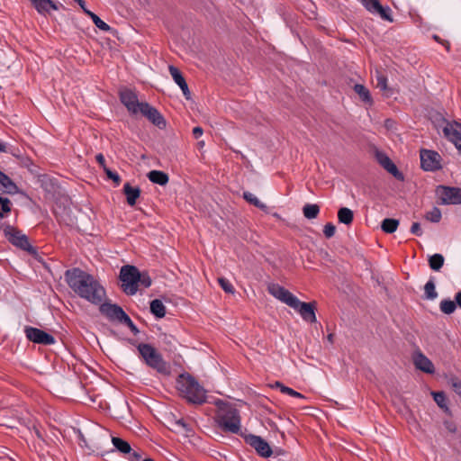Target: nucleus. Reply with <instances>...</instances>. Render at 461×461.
<instances>
[{"instance_id": "1", "label": "nucleus", "mask_w": 461, "mask_h": 461, "mask_svg": "<svg viewBox=\"0 0 461 461\" xmlns=\"http://www.w3.org/2000/svg\"><path fill=\"white\" fill-rule=\"evenodd\" d=\"M65 279L76 294L93 304H100L105 297V290L98 280L78 267L67 270Z\"/></svg>"}, {"instance_id": "2", "label": "nucleus", "mask_w": 461, "mask_h": 461, "mask_svg": "<svg viewBox=\"0 0 461 461\" xmlns=\"http://www.w3.org/2000/svg\"><path fill=\"white\" fill-rule=\"evenodd\" d=\"M120 100L131 114L141 113L157 127L161 129L166 126V122L159 112L147 102H139L137 95L132 90H122Z\"/></svg>"}, {"instance_id": "3", "label": "nucleus", "mask_w": 461, "mask_h": 461, "mask_svg": "<svg viewBox=\"0 0 461 461\" xmlns=\"http://www.w3.org/2000/svg\"><path fill=\"white\" fill-rule=\"evenodd\" d=\"M267 290L275 298L295 310L303 321L310 323L316 321L315 306L313 303L301 302L290 291L278 284L270 285Z\"/></svg>"}, {"instance_id": "4", "label": "nucleus", "mask_w": 461, "mask_h": 461, "mask_svg": "<svg viewBox=\"0 0 461 461\" xmlns=\"http://www.w3.org/2000/svg\"><path fill=\"white\" fill-rule=\"evenodd\" d=\"M215 405V421L218 427L225 432L238 434L241 428L240 411L231 403L221 400L216 401Z\"/></svg>"}, {"instance_id": "5", "label": "nucleus", "mask_w": 461, "mask_h": 461, "mask_svg": "<svg viewBox=\"0 0 461 461\" xmlns=\"http://www.w3.org/2000/svg\"><path fill=\"white\" fill-rule=\"evenodd\" d=\"M122 289L128 295L135 294L140 287L148 288L151 279L147 273H140L134 266L126 265L120 270Z\"/></svg>"}, {"instance_id": "6", "label": "nucleus", "mask_w": 461, "mask_h": 461, "mask_svg": "<svg viewBox=\"0 0 461 461\" xmlns=\"http://www.w3.org/2000/svg\"><path fill=\"white\" fill-rule=\"evenodd\" d=\"M176 388L181 396L189 402L201 404L205 402L206 391L196 379L189 374H182L177 377Z\"/></svg>"}, {"instance_id": "7", "label": "nucleus", "mask_w": 461, "mask_h": 461, "mask_svg": "<svg viewBox=\"0 0 461 461\" xmlns=\"http://www.w3.org/2000/svg\"><path fill=\"white\" fill-rule=\"evenodd\" d=\"M140 357L149 367L159 373L167 371V363L164 361L161 354L150 344L140 343L137 347Z\"/></svg>"}, {"instance_id": "8", "label": "nucleus", "mask_w": 461, "mask_h": 461, "mask_svg": "<svg viewBox=\"0 0 461 461\" xmlns=\"http://www.w3.org/2000/svg\"><path fill=\"white\" fill-rule=\"evenodd\" d=\"M5 235L7 240L15 247L22 249L29 252L30 254H35L36 249L30 244L26 235L23 234L20 230L14 227L7 226L5 229Z\"/></svg>"}, {"instance_id": "9", "label": "nucleus", "mask_w": 461, "mask_h": 461, "mask_svg": "<svg viewBox=\"0 0 461 461\" xmlns=\"http://www.w3.org/2000/svg\"><path fill=\"white\" fill-rule=\"evenodd\" d=\"M24 332L26 338L33 343L49 346L53 345L56 342V339L52 335L38 328L26 327Z\"/></svg>"}, {"instance_id": "10", "label": "nucleus", "mask_w": 461, "mask_h": 461, "mask_svg": "<svg viewBox=\"0 0 461 461\" xmlns=\"http://www.w3.org/2000/svg\"><path fill=\"white\" fill-rule=\"evenodd\" d=\"M437 194L444 204L461 203V194L458 188L448 186H438Z\"/></svg>"}, {"instance_id": "11", "label": "nucleus", "mask_w": 461, "mask_h": 461, "mask_svg": "<svg viewBox=\"0 0 461 461\" xmlns=\"http://www.w3.org/2000/svg\"><path fill=\"white\" fill-rule=\"evenodd\" d=\"M421 167L426 171H435L440 168V156L438 152L423 149L420 151Z\"/></svg>"}, {"instance_id": "12", "label": "nucleus", "mask_w": 461, "mask_h": 461, "mask_svg": "<svg viewBox=\"0 0 461 461\" xmlns=\"http://www.w3.org/2000/svg\"><path fill=\"white\" fill-rule=\"evenodd\" d=\"M245 441L263 457H268L273 453L268 443L259 436L249 434L245 438Z\"/></svg>"}, {"instance_id": "13", "label": "nucleus", "mask_w": 461, "mask_h": 461, "mask_svg": "<svg viewBox=\"0 0 461 461\" xmlns=\"http://www.w3.org/2000/svg\"><path fill=\"white\" fill-rule=\"evenodd\" d=\"M365 8L373 14H378L382 19L392 22L391 9L384 7L378 0H360Z\"/></svg>"}, {"instance_id": "14", "label": "nucleus", "mask_w": 461, "mask_h": 461, "mask_svg": "<svg viewBox=\"0 0 461 461\" xmlns=\"http://www.w3.org/2000/svg\"><path fill=\"white\" fill-rule=\"evenodd\" d=\"M100 312L111 321L122 322L123 319L127 316L122 307L112 303H102Z\"/></svg>"}, {"instance_id": "15", "label": "nucleus", "mask_w": 461, "mask_h": 461, "mask_svg": "<svg viewBox=\"0 0 461 461\" xmlns=\"http://www.w3.org/2000/svg\"><path fill=\"white\" fill-rule=\"evenodd\" d=\"M443 134L458 150L461 149V124L447 122L443 127Z\"/></svg>"}, {"instance_id": "16", "label": "nucleus", "mask_w": 461, "mask_h": 461, "mask_svg": "<svg viewBox=\"0 0 461 461\" xmlns=\"http://www.w3.org/2000/svg\"><path fill=\"white\" fill-rule=\"evenodd\" d=\"M375 158L378 161V163L390 174H392L395 178L399 180L403 179L402 174L398 170L397 167L394 165V163L390 159V158L381 152L377 151L375 154Z\"/></svg>"}, {"instance_id": "17", "label": "nucleus", "mask_w": 461, "mask_h": 461, "mask_svg": "<svg viewBox=\"0 0 461 461\" xmlns=\"http://www.w3.org/2000/svg\"><path fill=\"white\" fill-rule=\"evenodd\" d=\"M32 5L36 11L41 15H48L51 11H57L59 9L60 4L58 5L52 0H30Z\"/></svg>"}, {"instance_id": "18", "label": "nucleus", "mask_w": 461, "mask_h": 461, "mask_svg": "<svg viewBox=\"0 0 461 461\" xmlns=\"http://www.w3.org/2000/svg\"><path fill=\"white\" fill-rule=\"evenodd\" d=\"M413 363L416 368L427 374H433L435 371L433 363L420 352H417L413 355Z\"/></svg>"}, {"instance_id": "19", "label": "nucleus", "mask_w": 461, "mask_h": 461, "mask_svg": "<svg viewBox=\"0 0 461 461\" xmlns=\"http://www.w3.org/2000/svg\"><path fill=\"white\" fill-rule=\"evenodd\" d=\"M169 73L174 79L175 83L180 87L183 92V95L186 99L190 98V91L188 89V86L182 76L181 72L174 66H169Z\"/></svg>"}, {"instance_id": "20", "label": "nucleus", "mask_w": 461, "mask_h": 461, "mask_svg": "<svg viewBox=\"0 0 461 461\" xmlns=\"http://www.w3.org/2000/svg\"><path fill=\"white\" fill-rule=\"evenodd\" d=\"M123 192L129 205L133 206L137 199L140 197V190L139 187H132L130 183H126L123 186Z\"/></svg>"}, {"instance_id": "21", "label": "nucleus", "mask_w": 461, "mask_h": 461, "mask_svg": "<svg viewBox=\"0 0 461 461\" xmlns=\"http://www.w3.org/2000/svg\"><path fill=\"white\" fill-rule=\"evenodd\" d=\"M148 178L150 182L159 185H165L168 182V176L158 170H152L148 174Z\"/></svg>"}, {"instance_id": "22", "label": "nucleus", "mask_w": 461, "mask_h": 461, "mask_svg": "<svg viewBox=\"0 0 461 461\" xmlns=\"http://www.w3.org/2000/svg\"><path fill=\"white\" fill-rule=\"evenodd\" d=\"M150 312L154 316L160 319L166 315V307L162 301L155 299L150 302Z\"/></svg>"}, {"instance_id": "23", "label": "nucleus", "mask_w": 461, "mask_h": 461, "mask_svg": "<svg viewBox=\"0 0 461 461\" xmlns=\"http://www.w3.org/2000/svg\"><path fill=\"white\" fill-rule=\"evenodd\" d=\"M0 185L4 187L5 192L9 194H14L17 191L16 185L8 176H6L2 171H0Z\"/></svg>"}, {"instance_id": "24", "label": "nucleus", "mask_w": 461, "mask_h": 461, "mask_svg": "<svg viewBox=\"0 0 461 461\" xmlns=\"http://www.w3.org/2000/svg\"><path fill=\"white\" fill-rule=\"evenodd\" d=\"M338 219L340 223L348 225L353 221V212L347 207H342L338 212Z\"/></svg>"}, {"instance_id": "25", "label": "nucleus", "mask_w": 461, "mask_h": 461, "mask_svg": "<svg viewBox=\"0 0 461 461\" xmlns=\"http://www.w3.org/2000/svg\"><path fill=\"white\" fill-rule=\"evenodd\" d=\"M112 443L113 447L122 454H130L131 451V445L121 438L113 437Z\"/></svg>"}, {"instance_id": "26", "label": "nucleus", "mask_w": 461, "mask_h": 461, "mask_svg": "<svg viewBox=\"0 0 461 461\" xmlns=\"http://www.w3.org/2000/svg\"><path fill=\"white\" fill-rule=\"evenodd\" d=\"M303 212L305 218L315 219L320 212V207L315 203H307L303 206Z\"/></svg>"}, {"instance_id": "27", "label": "nucleus", "mask_w": 461, "mask_h": 461, "mask_svg": "<svg viewBox=\"0 0 461 461\" xmlns=\"http://www.w3.org/2000/svg\"><path fill=\"white\" fill-rule=\"evenodd\" d=\"M86 14L91 18L95 25L103 32H109L111 27L99 18L95 13L91 11H86Z\"/></svg>"}, {"instance_id": "28", "label": "nucleus", "mask_w": 461, "mask_h": 461, "mask_svg": "<svg viewBox=\"0 0 461 461\" xmlns=\"http://www.w3.org/2000/svg\"><path fill=\"white\" fill-rule=\"evenodd\" d=\"M399 225V221L395 219L386 218L382 221L381 228L386 233H393Z\"/></svg>"}, {"instance_id": "29", "label": "nucleus", "mask_w": 461, "mask_h": 461, "mask_svg": "<svg viewBox=\"0 0 461 461\" xmlns=\"http://www.w3.org/2000/svg\"><path fill=\"white\" fill-rule=\"evenodd\" d=\"M273 387L279 388L281 393L288 394L292 397L304 399V395H303L301 393L294 391L293 388L284 385L280 382H276Z\"/></svg>"}, {"instance_id": "30", "label": "nucleus", "mask_w": 461, "mask_h": 461, "mask_svg": "<svg viewBox=\"0 0 461 461\" xmlns=\"http://www.w3.org/2000/svg\"><path fill=\"white\" fill-rule=\"evenodd\" d=\"M444 264V257L441 254H434L429 259V265L434 271H438Z\"/></svg>"}, {"instance_id": "31", "label": "nucleus", "mask_w": 461, "mask_h": 461, "mask_svg": "<svg viewBox=\"0 0 461 461\" xmlns=\"http://www.w3.org/2000/svg\"><path fill=\"white\" fill-rule=\"evenodd\" d=\"M424 293H425L426 298L429 300H434L438 297V293L436 292L435 283L432 278H430L424 285Z\"/></svg>"}, {"instance_id": "32", "label": "nucleus", "mask_w": 461, "mask_h": 461, "mask_svg": "<svg viewBox=\"0 0 461 461\" xmlns=\"http://www.w3.org/2000/svg\"><path fill=\"white\" fill-rule=\"evenodd\" d=\"M355 92L359 95L362 101L370 103L371 95L369 90L363 85L356 84L354 86Z\"/></svg>"}, {"instance_id": "33", "label": "nucleus", "mask_w": 461, "mask_h": 461, "mask_svg": "<svg viewBox=\"0 0 461 461\" xmlns=\"http://www.w3.org/2000/svg\"><path fill=\"white\" fill-rule=\"evenodd\" d=\"M440 311L446 314L453 313L456 309V304L454 301L445 299L440 302Z\"/></svg>"}, {"instance_id": "34", "label": "nucleus", "mask_w": 461, "mask_h": 461, "mask_svg": "<svg viewBox=\"0 0 461 461\" xmlns=\"http://www.w3.org/2000/svg\"><path fill=\"white\" fill-rule=\"evenodd\" d=\"M11 211V201L0 196V218H4Z\"/></svg>"}, {"instance_id": "35", "label": "nucleus", "mask_w": 461, "mask_h": 461, "mask_svg": "<svg viewBox=\"0 0 461 461\" xmlns=\"http://www.w3.org/2000/svg\"><path fill=\"white\" fill-rule=\"evenodd\" d=\"M243 196H244L246 201H248L251 204L255 205L256 207H258V208H261V209L266 207L265 204H263L259 201V199L255 194H253L252 193L245 192Z\"/></svg>"}, {"instance_id": "36", "label": "nucleus", "mask_w": 461, "mask_h": 461, "mask_svg": "<svg viewBox=\"0 0 461 461\" xmlns=\"http://www.w3.org/2000/svg\"><path fill=\"white\" fill-rule=\"evenodd\" d=\"M426 219L431 222H438L441 219V212L438 208L434 207L426 213Z\"/></svg>"}, {"instance_id": "37", "label": "nucleus", "mask_w": 461, "mask_h": 461, "mask_svg": "<svg viewBox=\"0 0 461 461\" xmlns=\"http://www.w3.org/2000/svg\"><path fill=\"white\" fill-rule=\"evenodd\" d=\"M218 283H219L220 286L221 287V289L225 293H228V294L234 293V287L228 279H226L224 277H220V278H218Z\"/></svg>"}, {"instance_id": "38", "label": "nucleus", "mask_w": 461, "mask_h": 461, "mask_svg": "<svg viewBox=\"0 0 461 461\" xmlns=\"http://www.w3.org/2000/svg\"><path fill=\"white\" fill-rule=\"evenodd\" d=\"M433 398L439 407L443 408L446 406V396L443 392L433 393Z\"/></svg>"}, {"instance_id": "39", "label": "nucleus", "mask_w": 461, "mask_h": 461, "mask_svg": "<svg viewBox=\"0 0 461 461\" xmlns=\"http://www.w3.org/2000/svg\"><path fill=\"white\" fill-rule=\"evenodd\" d=\"M335 231H336V227L334 226V224H332L331 222H328L327 224H325V226L323 228V233L326 238L333 237L335 234Z\"/></svg>"}, {"instance_id": "40", "label": "nucleus", "mask_w": 461, "mask_h": 461, "mask_svg": "<svg viewBox=\"0 0 461 461\" xmlns=\"http://www.w3.org/2000/svg\"><path fill=\"white\" fill-rule=\"evenodd\" d=\"M176 426L178 427L179 429H181V430L186 435L188 436L189 433L191 432V429L189 427V424H187L185 422V420L183 419H180V420H177L176 421Z\"/></svg>"}, {"instance_id": "41", "label": "nucleus", "mask_w": 461, "mask_h": 461, "mask_svg": "<svg viewBox=\"0 0 461 461\" xmlns=\"http://www.w3.org/2000/svg\"><path fill=\"white\" fill-rule=\"evenodd\" d=\"M376 81V86L378 88L384 91L387 89V78L384 75L377 74Z\"/></svg>"}, {"instance_id": "42", "label": "nucleus", "mask_w": 461, "mask_h": 461, "mask_svg": "<svg viewBox=\"0 0 461 461\" xmlns=\"http://www.w3.org/2000/svg\"><path fill=\"white\" fill-rule=\"evenodd\" d=\"M122 323L126 325L134 334H137L139 332V330L137 329L136 325L132 322V321L128 315L123 319Z\"/></svg>"}, {"instance_id": "43", "label": "nucleus", "mask_w": 461, "mask_h": 461, "mask_svg": "<svg viewBox=\"0 0 461 461\" xmlns=\"http://www.w3.org/2000/svg\"><path fill=\"white\" fill-rule=\"evenodd\" d=\"M104 171L107 175V176L112 179L116 185H119L120 182H121V177L120 176L116 173V172H113L106 167H104Z\"/></svg>"}, {"instance_id": "44", "label": "nucleus", "mask_w": 461, "mask_h": 461, "mask_svg": "<svg viewBox=\"0 0 461 461\" xmlns=\"http://www.w3.org/2000/svg\"><path fill=\"white\" fill-rule=\"evenodd\" d=\"M451 385L454 391L461 396V380L458 379H451Z\"/></svg>"}, {"instance_id": "45", "label": "nucleus", "mask_w": 461, "mask_h": 461, "mask_svg": "<svg viewBox=\"0 0 461 461\" xmlns=\"http://www.w3.org/2000/svg\"><path fill=\"white\" fill-rule=\"evenodd\" d=\"M411 232L416 236H421L422 234V230H421V228H420V223L418 222H414L412 225H411Z\"/></svg>"}, {"instance_id": "46", "label": "nucleus", "mask_w": 461, "mask_h": 461, "mask_svg": "<svg viewBox=\"0 0 461 461\" xmlns=\"http://www.w3.org/2000/svg\"><path fill=\"white\" fill-rule=\"evenodd\" d=\"M129 455H130V456H129L130 461H140L141 458V455L136 451H132V452L131 451V453Z\"/></svg>"}, {"instance_id": "47", "label": "nucleus", "mask_w": 461, "mask_h": 461, "mask_svg": "<svg viewBox=\"0 0 461 461\" xmlns=\"http://www.w3.org/2000/svg\"><path fill=\"white\" fill-rule=\"evenodd\" d=\"M203 133V131L201 127H194L193 129V135L195 139H199Z\"/></svg>"}, {"instance_id": "48", "label": "nucleus", "mask_w": 461, "mask_h": 461, "mask_svg": "<svg viewBox=\"0 0 461 461\" xmlns=\"http://www.w3.org/2000/svg\"><path fill=\"white\" fill-rule=\"evenodd\" d=\"M95 159H96V161L99 163V165H101V166H104V164H105V158H104V155H103V154H101V153L97 154V155L95 156Z\"/></svg>"}, {"instance_id": "49", "label": "nucleus", "mask_w": 461, "mask_h": 461, "mask_svg": "<svg viewBox=\"0 0 461 461\" xmlns=\"http://www.w3.org/2000/svg\"><path fill=\"white\" fill-rule=\"evenodd\" d=\"M74 2L77 3L78 5L81 7V9L83 10V12L86 14V11H89L86 7V2L84 0H73Z\"/></svg>"}, {"instance_id": "50", "label": "nucleus", "mask_w": 461, "mask_h": 461, "mask_svg": "<svg viewBox=\"0 0 461 461\" xmlns=\"http://www.w3.org/2000/svg\"><path fill=\"white\" fill-rule=\"evenodd\" d=\"M455 300L456 304L461 307V291L456 294Z\"/></svg>"}, {"instance_id": "51", "label": "nucleus", "mask_w": 461, "mask_h": 461, "mask_svg": "<svg viewBox=\"0 0 461 461\" xmlns=\"http://www.w3.org/2000/svg\"><path fill=\"white\" fill-rule=\"evenodd\" d=\"M328 340L332 342V340H333V335L332 334H329L328 335Z\"/></svg>"}, {"instance_id": "52", "label": "nucleus", "mask_w": 461, "mask_h": 461, "mask_svg": "<svg viewBox=\"0 0 461 461\" xmlns=\"http://www.w3.org/2000/svg\"><path fill=\"white\" fill-rule=\"evenodd\" d=\"M434 39H435L436 41H438V36H434Z\"/></svg>"}, {"instance_id": "53", "label": "nucleus", "mask_w": 461, "mask_h": 461, "mask_svg": "<svg viewBox=\"0 0 461 461\" xmlns=\"http://www.w3.org/2000/svg\"><path fill=\"white\" fill-rule=\"evenodd\" d=\"M199 145L203 146V141L199 142Z\"/></svg>"}, {"instance_id": "54", "label": "nucleus", "mask_w": 461, "mask_h": 461, "mask_svg": "<svg viewBox=\"0 0 461 461\" xmlns=\"http://www.w3.org/2000/svg\"><path fill=\"white\" fill-rule=\"evenodd\" d=\"M4 149L2 147H0V150H3Z\"/></svg>"}, {"instance_id": "55", "label": "nucleus", "mask_w": 461, "mask_h": 461, "mask_svg": "<svg viewBox=\"0 0 461 461\" xmlns=\"http://www.w3.org/2000/svg\"><path fill=\"white\" fill-rule=\"evenodd\" d=\"M460 153H461V149H459Z\"/></svg>"}]
</instances>
